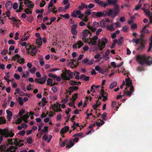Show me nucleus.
<instances>
[{
    "label": "nucleus",
    "instance_id": "nucleus-1",
    "mask_svg": "<svg viewBox=\"0 0 152 152\" xmlns=\"http://www.w3.org/2000/svg\"><path fill=\"white\" fill-rule=\"evenodd\" d=\"M151 58V57L150 56L147 57L146 55L143 54L141 56H137L136 60L141 65H143L146 64L147 65L149 66L152 64V59L150 60Z\"/></svg>",
    "mask_w": 152,
    "mask_h": 152
},
{
    "label": "nucleus",
    "instance_id": "nucleus-2",
    "mask_svg": "<svg viewBox=\"0 0 152 152\" xmlns=\"http://www.w3.org/2000/svg\"><path fill=\"white\" fill-rule=\"evenodd\" d=\"M92 39L90 41L89 44H91L93 45H96L99 48V50H102L104 48L105 45L107 42L108 40L106 38H102L101 39H99L98 41L99 44H96V42L95 41H93Z\"/></svg>",
    "mask_w": 152,
    "mask_h": 152
},
{
    "label": "nucleus",
    "instance_id": "nucleus-3",
    "mask_svg": "<svg viewBox=\"0 0 152 152\" xmlns=\"http://www.w3.org/2000/svg\"><path fill=\"white\" fill-rule=\"evenodd\" d=\"M65 72L61 75L62 78L63 80H69L70 79H72L73 75H75V73L73 74L69 70H65Z\"/></svg>",
    "mask_w": 152,
    "mask_h": 152
},
{
    "label": "nucleus",
    "instance_id": "nucleus-4",
    "mask_svg": "<svg viewBox=\"0 0 152 152\" xmlns=\"http://www.w3.org/2000/svg\"><path fill=\"white\" fill-rule=\"evenodd\" d=\"M119 7L117 5H115L114 10L110 9L108 12H107V15L108 16H112V18H113L116 16L119 12Z\"/></svg>",
    "mask_w": 152,
    "mask_h": 152
},
{
    "label": "nucleus",
    "instance_id": "nucleus-5",
    "mask_svg": "<svg viewBox=\"0 0 152 152\" xmlns=\"http://www.w3.org/2000/svg\"><path fill=\"white\" fill-rule=\"evenodd\" d=\"M0 132L3 133V136H4L5 138H7L9 137H11L14 135V133H11L10 130H8L6 129H0Z\"/></svg>",
    "mask_w": 152,
    "mask_h": 152
},
{
    "label": "nucleus",
    "instance_id": "nucleus-6",
    "mask_svg": "<svg viewBox=\"0 0 152 152\" xmlns=\"http://www.w3.org/2000/svg\"><path fill=\"white\" fill-rule=\"evenodd\" d=\"M14 144H15L16 146L21 147L24 145L23 143H21V142H23V140H20L17 138L14 139Z\"/></svg>",
    "mask_w": 152,
    "mask_h": 152
},
{
    "label": "nucleus",
    "instance_id": "nucleus-7",
    "mask_svg": "<svg viewBox=\"0 0 152 152\" xmlns=\"http://www.w3.org/2000/svg\"><path fill=\"white\" fill-rule=\"evenodd\" d=\"M78 89V86H72L70 87L68 89L69 90V91L67 90H66V92L68 93L69 92V94L71 95V93L75 90H77Z\"/></svg>",
    "mask_w": 152,
    "mask_h": 152
},
{
    "label": "nucleus",
    "instance_id": "nucleus-8",
    "mask_svg": "<svg viewBox=\"0 0 152 152\" xmlns=\"http://www.w3.org/2000/svg\"><path fill=\"white\" fill-rule=\"evenodd\" d=\"M78 45V47L79 48H80L82 46H83L84 44L80 40L77 43H75L72 45L73 48H76L77 47V45Z\"/></svg>",
    "mask_w": 152,
    "mask_h": 152
},
{
    "label": "nucleus",
    "instance_id": "nucleus-9",
    "mask_svg": "<svg viewBox=\"0 0 152 152\" xmlns=\"http://www.w3.org/2000/svg\"><path fill=\"white\" fill-rule=\"evenodd\" d=\"M12 4L10 1H7L5 5L7 10H10L12 8Z\"/></svg>",
    "mask_w": 152,
    "mask_h": 152
},
{
    "label": "nucleus",
    "instance_id": "nucleus-10",
    "mask_svg": "<svg viewBox=\"0 0 152 152\" xmlns=\"http://www.w3.org/2000/svg\"><path fill=\"white\" fill-rule=\"evenodd\" d=\"M94 1L96 3L100 5L101 7H105L107 5V4L104 3L103 1H100L99 0H94Z\"/></svg>",
    "mask_w": 152,
    "mask_h": 152
},
{
    "label": "nucleus",
    "instance_id": "nucleus-11",
    "mask_svg": "<svg viewBox=\"0 0 152 152\" xmlns=\"http://www.w3.org/2000/svg\"><path fill=\"white\" fill-rule=\"evenodd\" d=\"M39 47V46H37V47L35 46L33 48H32L30 52V54L32 56L35 55L38 50V48Z\"/></svg>",
    "mask_w": 152,
    "mask_h": 152
},
{
    "label": "nucleus",
    "instance_id": "nucleus-12",
    "mask_svg": "<svg viewBox=\"0 0 152 152\" xmlns=\"http://www.w3.org/2000/svg\"><path fill=\"white\" fill-rule=\"evenodd\" d=\"M70 61L71 62H69V64L71 65H73L74 66V67L75 68L77 67V65H78L79 63L78 62H77L75 60L71 59Z\"/></svg>",
    "mask_w": 152,
    "mask_h": 152
},
{
    "label": "nucleus",
    "instance_id": "nucleus-13",
    "mask_svg": "<svg viewBox=\"0 0 152 152\" xmlns=\"http://www.w3.org/2000/svg\"><path fill=\"white\" fill-rule=\"evenodd\" d=\"M69 129V127L68 126H64L62 129H61L60 131V133L61 134H64L68 131Z\"/></svg>",
    "mask_w": 152,
    "mask_h": 152
},
{
    "label": "nucleus",
    "instance_id": "nucleus-14",
    "mask_svg": "<svg viewBox=\"0 0 152 152\" xmlns=\"http://www.w3.org/2000/svg\"><path fill=\"white\" fill-rule=\"evenodd\" d=\"M145 48V42L142 41L140 42V45L137 49V50L142 51Z\"/></svg>",
    "mask_w": 152,
    "mask_h": 152
},
{
    "label": "nucleus",
    "instance_id": "nucleus-15",
    "mask_svg": "<svg viewBox=\"0 0 152 152\" xmlns=\"http://www.w3.org/2000/svg\"><path fill=\"white\" fill-rule=\"evenodd\" d=\"M88 34H90V36H91V34L88 30H85L83 31V34L84 37H87L88 36Z\"/></svg>",
    "mask_w": 152,
    "mask_h": 152
},
{
    "label": "nucleus",
    "instance_id": "nucleus-16",
    "mask_svg": "<svg viewBox=\"0 0 152 152\" xmlns=\"http://www.w3.org/2000/svg\"><path fill=\"white\" fill-rule=\"evenodd\" d=\"M125 82L126 83V86L128 87V88H129V86H132V83L130 80L129 77L128 78L125 79Z\"/></svg>",
    "mask_w": 152,
    "mask_h": 152
},
{
    "label": "nucleus",
    "instance_id": "nucleus-17",
    "mask_svg": "<svg viewBox=\"0 0 152 152\" xmlns=\"http://www.w3.org/2000/svg\"><path fill=\"white\" fill-rule=\"evenodd\" d=\"M6 112L7 114V118L10 121L12 117V113L8 110H7Z\"/></svg>",
    "mask_w": 152,
    "mask_h": 152
},
{
    "label": "nucleus",
    "instance_id": "nucleus-18",
    "mask_svg": "<svg viewBox=\"0 0 152 152\" xmlns=\"http://www.w3.org/2000/svg\"><path fill=\"white\" fill-rule=\"evenodd\" d=\"M28 113H27L26 115H24L22 117V120L25 123H27L28 122V118L29 117L28 115Z\"/></svg>",
    "mask_w": 152,
    "mask_h": 152
},
{
    "label": "nucleus",
    "instance_id": "nucleus-19",
    "mask_svg": "<svg viewBox=\"0 0 152 152\" xmlns=\"http://www.w3.org/2000/svg\"><path fill=\"white\" fill-rule=\"evenodd\" d=\"M47 77V76L46 75H44V77L40 78L39 81L40 82V84H43L45 83Z\"/></svg>",
    "mask_w": 152,
    "mask_h": 152
},
{
    "label": "nucleus",
    "instance_id": "nucleus-20",
    "mask_svg": "<svg viewBox=\"0 0 152 152\" xmlns=\"http://www.w3.org/2000/svg\"><path fill=\"white\" fill-rule=\"evenodd\" d=\"M117 3L116 0H110L107 3V5H115Z\"/></svg>",
    "mask_w": 152,
    "mask_h": 152
},
{
    "label": "nucleus",
    "instance_id": "nucleus-21",
    "mask_svg": "<svg viewBox=\"0 0 152 152\" xmlns=\"http://www.w3.org/2000/svg\"><path fill=\"white\" fill-rule=\"evenodd\" d=\"M69 145H68L67 144L66 145V148H69L72 147L74 145V143L72 141V140H70L69 142Z\"/></svg>",
    "mask_w": 152,
    "mask_h": 152
},
{
    "label": "nucleus",
    "instance_id": "nucleus-22",
    "mask_svg": "<svg viewBox=\"0 0 152 152\" xmlns=\"http://www.w3.org/2000/svg\"><path fill=\"white\" fill-rule=\"evenodd\" d=\"M42 39L41 37H39L36 39V43L39 45H41L42 44Z\"/></svg>",
    "mask_w": 152,
    "mask_h": 152
},
{
    "label": "nucleus",
    "instance_id": "nucleus-23",
    "mask_svg": "<svg viewBox=\"0 0 152 152\" xmlns=\"http://www.w3.org/2000/svg\"><path fill=\"white\" fill-rule=\"evenodd\" d=\"M26 48L27 53L28 54H29V50L30 49L32 48V46L31 45H30V44H28V46H26Z\"/></svg>",
    "mask_w": 152,
    "mask_h": 152
},
{
    "label": "nucleus",
    "instance_id": "nucleus-24",
    "mask_svg": "<svg viewBox=\"0 0 152 152\" xmlns=\"http://www.w3.org/2000/svg\"><path fill=\"white\" fill-rule=\"evenodd\" d=\"M6 123V120L4 117H0V124H4Z\"/></svg>",
    "mask_w": 152,
    "mask_h": 152
},
{
    "label": "nucleus",
    "instance_id": "nucleus-25",
    "mask_svg": "<svg viewBox=\"0 0 152 152\" xmlns=\"http://www.w3.org/2000/svg\"><path fill=\"white\" fill-rule=\"evenodd\" d=\"M17 61L20 64H21L22 63H24V59L23 58H22L20 56L18 58H17Z\"/></svg>",
    "mask_w": 152,
    "mask_h": 152
},
{
    "label": "nucleus",
    "instance_id": "nucleus-26",
    "mask_svg": "<svg viewBox=\"0 0 152 152\" xmlns=\"http://www.w3.org/2000/svg\"><path fill=\"white\" fill-rule=\"evenodd\" d=\"M123 37H120L118 40V45H121L123 42Z\"/></svg>",
    "mask_w": 152,
    "mask_h": 152
},
{
    "label": "nucleus",
    "instance_id": "nucleus-27",
    "mask_svg": "<svg viewBox=\"0 0 152 152\" xmlns=\"http://www.w3.org/2000/svg\"><path fill=\"white\" fill-rule=\"evenodd\" d=\"M94 13H95L96 17L98 18H100L103 17V15L102 12H94Z\"/></svg>",
    "mask_w": 152,
    "mask_h": 152
},
{
    "label": "nucleus",
    "instance_id": "nucleus-28",
    "mask_svg": "<svg viewBox=\"0 0 152 152\" xmlns=\"http://www.w3.org/2000/svg\"><path fill=\"white\" fill-rule=\"evenodd\" d=\"M25 113V110L23 109H22L20 111L18 115L19 116V117L20 118H21L22 117V115L23 114H24Z\"/></svg>",
    "mask_w": 152,
    "mask_h": 152
},
{
    "label": "nucleus",
    "instance_id": "nucleus-29",
    "mask_svg": "<svg viewBox=\"0 0 152 152\" xmlns=\"http://www.w3.org/2000/svg\"><path fill=\"white\" fill-rule=\"evenodd\" d=\"M87 27L93 32H95L96 30V29L95 28H93L92 26L89 25L87 26Z\"/></svg>",
    "mask_w": 152,
    "mask_h": 152
},
{
    "label": "nucleus",
    "instance_id": "nucleus-30",
    "mask_svg": "<svg viewBox=\"0 0 152 152\" xmlns=\"http://www.w3.org/2000/svg\"><path fill=\"white\" fill-rule=\"evenodd\" d=\"M71 31L72 34L73 35L76 36L77 34V31L76 29L72 28L71 29Z\"/></svg>",
    "mask_w": 152,
    "mask_h": 152
},
{
    "label": "nucleus",
    "instance_id": "nucleus-31",
    "mask_svg": "<svg viewBox=\"0 0 152 152\" xmlns=\"http://www.w3.org/2000/svg\"><path fill=\"white\" fill-rule=\"evenodd\" d=\"M107 29L108 30L110 31H113L115 30L113 24L107 26Z\"/></svg>",
    "mask_w": 152,
    "mask_h": 152
},
{
    "label": "nucleus",
    "instance_id": "nucleus-32",
    "mask_svg": "<svg viewBox=\"0 0 152 152\" xmlns=\"http://www.w3.org/2000/svg\"><path fill=\"white\" fill-rule=\"evenodd\" d=\"M117 86V82H114L112 83L110 86V88L111 89H112L114 87L116 86Z\"/></svg>",
    "mask_w": 152,
    "mask_h": 152
},
{
    "label": "nucleus",
    "instance_id": "nucleus-33",
    "mask_svg": "<svg viewBox=\"0 0 152 152\" xmlns=\"http://www.w3.org/2000/svg\"><path fill=\"white\" fill-rule=\"evenodd\" d=\"M105 20L104 19H103L100 22V26L102 28H103L105 27Z\"/></svg>",
    "mask_w": 152,
    "mask_h": 152
},
{
    "label": "nucleus",
    "instance_id": "nucleus-34",
    "mask_svg": "<svg viewBox=\"0 0 152 152\" xmlns=\"http://www.w3.org/2000/svg\"><path fill=\"white\" fill-rule=\"evenodd\" d=\"M32 3H33L32 1H30V3H28V5L26 6L28 8H33L34 5V4H32Z\"/></svg>",
    "mask_w": 152,
    "mask_h": 152
},
{
    "label": "nucleus",
    "instance_id": "nucleus-35",
    "mask_svg": "<svg viewBox=\"0 0 152 152\" xmlns=\"http://www.w3.org/2000/svg\"><path fill=\"white\" fill-rule=\"evenodd\" d=\"M60 16L61 17L64 18L66 19L69 18L70 17L69 14L68 13L64 15L61 14Z\"/></svg>",
    "mask_w": 152,
    "mask_h": 152
},
{
    "label": "nucleus",
    "instance_id": "nucleus-36",
    "mask_svg": "<svg viewBox=\"0 0 152 152\" xmlns=\"http://www.w3.org/2000/svg\"><path fill=\"white\" fill-rule=\"evenodd\" d=\"M107 113L106 112L104 113L102 115L101 118L104 120H106L107 119Z\"/></svg>",
    "mask_w": 152,
    "mask_h": 152
},
{
    "label": "nucleus",
    "instance_id": "nucleus-37",
    "mask_svg": "<svg viewBox=\"0 0 152 152\" xmlns=\"http://www.w3.org/2000/svg\"><path fill=\"white\" fill-rule=\"evenodd\" d=\"M122 30L124 32H126L128 31V27L126 26L123 27L122 28Z\"/></svg>",
    "mask_w": 152,
    "mask_h": 152
},
{
    "label": "nucleus",
    "instance_id": "nucleus-38",
    "mask_svg": "<svg viewBox=\"0 0 152 152\" xmlns=\"http://www.w3.org/2000/svg\"><path fill=\"white\" fill-rule=\"evenodd\" d=\"M24 12L27 14H31L32 13V11L30 10V9L28 8L24 10Z\"/></svg>",
    "mask_w": 152,
    "mask_h": 152
},
{
    "label": "nucleus",
    "instance_id": "nucleus-39",
    "mask_svg": "<svg viewBox=\"0 0 152 152\" xmlns=\"http://www.w3.org/2000/svg\"><path fill=\"white\" fill-rule=\"evenodd\" d=\"M69 83L72 86L77 85V82L72 80H70Z\"/></svg>",
    "mask_w": 152,
    "mask_h": 152
},
{
    "label": "nucleus",
    "instance_id": "nucleus-40",
    "mask_svg": "<svg viewBox=\"0 0 152 152\" xmlns=\"http://www.w3.org/2000/svg\"><path fill=\"white\" fill-rule=\"evenodd\" d=\"M14 139V138L9 139L7 140L8 144H10L11 145H13L14 144V142L12 141Z\"/></svg>",
    "mask_w": 152,
    "mask_h": 152
},
{
    "label": "nucleus",
    "instance_id": "nucleus-41",
    "mask_svg": "<svg viewBox=\"0 0 152 152\" xmlns=\"http://www.w3.org/2000/svg\"><path fill=\"white\" fill-rule=\"evenodd\" d=\"M77 95H78V94L76 93L74 94L72 96V98H73V99L72 100V101L73 102H74L75 101V100L76 99V98L77 97Z\"/></svg>",
    "mask_w": 152,
    "mask_h": 152
},
{
    "label": "nucleus",
    "instance_id": "nucleus-42",
    "mask_svg": "<svg viewBox=\"0 0 152 152\" xmlns=\"http://www.w3.org/2000/svg\"><path fill=\"white\" fill-rule=\"evenodd\" d=\"M18 100H19V104L20 105H22L23 104V101L22 100V97H19L18 98Z\"/></svg>",
    "mask_w": 152,
    "mask_h": 152
},
{
    "label": "nucleus",
    "instance_id": "nucleus-43",
    "mask_svg": "<svg viewBox=\"0 0 152 152\" xmlns=\"http://www.w3.org/2000/svg\"><path fill=\"white\" fill-rule=\"evenodd\" d=\"M32 137H30L28 139H27V142L28 144H31L32 143Z\"/></svg>",
    "mask_w": 152,
    "mask_h": 152
},
{
    "label": "nucleus",
    "instance_id": "nucleus-44",
    "mask_svg": "<svg viewBox=\"0 0 152 152\" xmlns=\"http://www.w3.org/2000/svg\"><path fill=\"white\" fill-rule=\"evenodd\" d=\"M15 91L16 92V93L15 92L14 93V94H15V95H16L17 93H18V94H20L21 93H23V92L22 91H20V89L19 88H16L15 90Z\"/></svg>",
    "mask_w": 152,
    "mask_h": 152
},
{
    "label": "nucleus",
    "instance_id": "nucleus-45",
    "mask_svg": "<svg viewBox=\"0 0 152 152\" xmlns=\"http://www.w3.org/2000/svg\"><path fill=\"white\" fill-rule=\"evenodd\" d=\"M53 82V80L51 78H49L47 80V85H50Z\"/></svg>",
    "mask_w": 152,
    "mask_h": 152
},
{
    "label": "nucleus",
    "instance_id": "nucleus-46",
    "mask_svg": "<svg viewBox=\"0 0 152 152\" xmlns=\"http://www.w3.org/2000/svg\"><path fill=\"white\" fill-rule=\"evenodd\" d=\"M83 134V133L80 132L79 133L76 134H74L73 136V137H81Z\"/></svg>",
    "mask_w": 152,
    "mask_h": 152
},
{
    "label": "nucleus",
    "instance_id": "nucleus-47",
    "mask_svg": "<svg viewBox=\"0 0 152 152\" xmlns=\"http://www.w3.org/2000/svg\"><path fill=\"white\" fill-rule=\"evenodd\" d=\"M110 51L109 49L107 50L105 52V54L103 55V57H105L106 56H108L110 53Z\"/></svg>",
    "mask_w": 152,
    "mask_h": 152
},
{
    "label": "nucleus",
    "instance_id": "nucleus-48",
    "mask_svg": "<svg viewBox=\"0 0 152 152\" xmlns=\"http://www.w3.org/2000/svg\"><path fill=\"white\" fill-rule=\"evenodd\" d=\"M27 20L29 22H31L33 20V18L32 17V16L30 15L27 18Z\"/></svg>",
    "mask_w": 152,
    "mask_h": 152
},
{
    "label": "nucleus",
    "instance_id": "nucleus-49",
    "mask_svg": "<svg viewBox=\"0 0 152 152\" xmlns=\"http://www.w3.org/2000/svg\"><path fill=\"white\" fill-rule=\"evenodd\" d=\"M22 119L20 118H18L17 119L16 122L15 123L16 124H20L22 121Z\"/></svg>",
    "mask_w": 152,
    "mask_h": 152
},
{
    "label": "nucleus",
    "instance_id": "nucleus-50",
    "mask_svg": "<svg viewBox=\"0 0 152 152\" xmlns=\"http://www.w3.org/2000/svg\"><path fill=\"white\" fill-rule=\"evenodd\" d=\"M9 19L13 22L18 23V20L16 19L14 17H12Z\"/></svg>",
    "mask_w": 152,
    "mask_h": 152
},
{
    "label": "nucleus",
    "instance_id": "nucleus-51",
    "mask_svg": "<svg viewBox=\"0 0 152 152\" xmlns=\"http://www.w3.org/2000/svg\"><path fill=\"white\" fill-rule=\"evenodd\" d=\"M18 5L17 3H14L13 5V8L14 10H17L18 8Z\"/></svg>",
    "mask_w": 152,
    "mask_h": 152
},
{
    "label": "nucleus",
    "instance_id": "nucleus-52",
    "mask_svg": "<svg viewBox=\"0 0 152 152\" xmlns=\"http://www.w3.org/2000/svg\"><path fill=\"white\" fill-rule=\"evenodd\" d=\"M36 71V68L35 67H33L30 70V72L32 74H34Z\"/></svg>",
    "mask_w": 152,
    "mask_h": 152
},
{
    "label": "nucleus",
    "instance_id": "nucleus-53",
    "mask_svg": "<svg viewBox=\"0 0 152 152\" xmlns=\"http://www.w3.org/2000/svg\"><path fill=\"white\" fill-rule=\"evenodd\" d=\"M132 92H131V91H124V94H126L128 96H131L132 94Z\"/></svg>",
    "mask_w": 152,
    "mask_h": 152
},
{
    "label": "nucleus",
    "instance_id": "nucleus-54",
    "mask_svg": "<svg viewBox=\"0 0 152 152\" xmlns=\"http://www.w3.org/2000/svg\"><path fill=\"white\" fill-rule=\"evenodd\" d=\"M144 12L146 13V14L148 16L150 15V11L148 9L144 10Z\"/></svg>",
    "mask_w": 152,
    "mask_h": 152
},
{
    "label": "nucleus",
    "instance_id": "nucleus-55",
    "mask_svg": "<svg viewBox=\"0 0 152 152\" xmlns=\"http://www.w3.org/2000/svg\"><path fill=\"white\" fill-rule=\"evenodd\" d=\"M20 57V56L18 54H16L12 57V60H15L16 59H17V58H18L19 57Z\"/></svg>",
    "mask_w": 152,
    "mask_h": 152
},
{
    "label": "nucleus",
    "instance_id": "nucleus-56",
    "mask_svg": "<svg viewBox=\"0 0 152 152\" xmlns=\"http://www.w3.org/2000/svg\"><path fill=\"white\" fill-rule=\"evenodd\" d=\"M39 62L41 66H43L44 64V62L42 58L40 59L39 60Z\"/></svg>",
    "mask_w": 152,
    "mask_h": 152
},
{
    "label": "nucleus",
    "instance_id": "nucleus-57",
    "mask_svg": "<svg viewBox=\"0 0 152 152\" xmlns=\"http://www.w3.org/2000/svg\"><path fill=\"white\" fill-rule=\"evenodd\" d=\"M14 77L17 80H19L20 77V76L17 74H15L14 75Z\"/></svg>",
    "mask_w": 152,
    "mask_h": 152
},
{
    "label": "nucleus",
    "instance_id": "nucleus-58",
    "mask_svg": "<svg viewBox=\"0 0 152 152\" xmlns=\"http://www.w3.org/2000/svg\"><path fill=\"white\" fill-rule=\"evenodd\" d=\"M85 14L87 15H89L91 14V12L88 9H87L85 12Z\"/></svg>",
    "mask_w": 152,
    "mask_h": 152
},
{
    "label": "nucleus",
    "instance_id": "nucleus-59",
    "mask_svg": "<svg viewBox=\"0 0 152 152\" xmlns=\"http://www.w3.org/2000/svg\"><path fill=\"white\" fill-rule=\"evenodd\" d=\"M71 15L72 17L74 18H76L77 17V15L75 10H74L72 13Z\"/></svg>",
    "mask_w": 152,
    "mask_h": 152
},
{
    "label": "nucleus",
    "instance_id": "nucleus-60",
    "mask_svg": "<svg viewBox=\"0 0 152 152\" xmlns=\"http://www.w3.org/2000/svg\"><path fill=\"white\" fill-rule=\"evenodd\" d=\"M102 31V29L101 28H99L97 30L96 32V34L97 36H98L99 33Z\"/></svg>",
    "mask_w": 152,
    "mask_h": 152
},
{
    "label": "nucleus",
    "instance_id": "nucleus-61",
    "mask_svg": "<svg viewBox=\"0 0 152 152\" xmlns=\"http://www.w3.org/2000/svg\"><path fill=\"white\" fill-rule=\"evenodd\" d=\"M93 25L95 27H98L99 26V23L96 21L94 22Z\"/></svg>",
    "mask_w": 152,
    "mask_h": 152
},
{
    "label": "nucleus",
    "instance_id": "nucleus-62",
    "mask_svg": "<svg viewBox=\"0 0 152 152\" xmlns=\"http://www.w3.org/2000/svg\"><path fill=\"white\" fill-rule=\"evenodd\" d=\"M45 4V1L42 0V2L40 3V6L41 7H43L44 6Z\"/></svg>",
    "mask_w": 152,
    "mask_h": 152
},
{
    "label": "nucleus",
    "instance_id": "nucleus-63",
    "mask_svg": "<svg viewBox=\"0 0 152 152\" xmlns=\"http://www.w3.org/2000/svg\"><path fill=\"white\" fill-rule=\"evenodd\" d=\"M101 91L100 92V94L102 96V97H103L104 95L106 94V93L104 91L103 89H102L101 90Z\"/></svg>",
    "mask_w": 152,
    "mask_h": 152
},
{
    "label": "nucleus",
    "instance_id": "nucleus-64",
    "mask_svg": "<svg viewBox=\"0 0 152 152\" xmlns=\"http://www.w3.org/2000/svg\"><path fill=\"white\" fill-rule=\"evenodd\" d=\"M9 44H15V42L12 39L10 40L8 42Z\"/></svg>",
    "mask_w": 152,
    "mask_h": 152
}]
</instances>
